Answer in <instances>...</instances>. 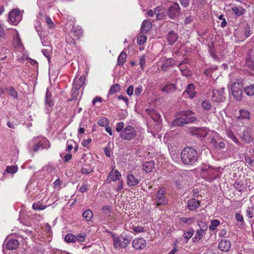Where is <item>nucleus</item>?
Listing matches in <instances>:
<instances>
[{
    "instance_id": "obj_39",
    "label": "nucleus",
    "mask_w": 254,
    "mask_h": 254,
    "mask_svg": "<svg viewBox=\"0 0 254 254\" xmlns=\"http://www.w3.org/2000/svg\"><path fill=\"white\" fill-rule=\"evenodd\" d=\"M194 230L192 228H190L188 229V231L184 232L183 236L186 240V243H188L189 240L192 237L194 233Z\"/></svg>"
},
{
    "instance_id": "obj_47",
    "label": "nucleus",
    "mask_w": 254,
    "mask_h": 254,
    "mask_svg": "<svg viewBox=\"0 0 254 254\" xmlns=\"http://www.w3.org/2000/svg\"><path fill=\"white\" fill-rule=\"evenodd\" d=\"M18 170V167L16 166H8L6 167L5 171L9 174L15 173Z\"/></svg>"
},
{
    "instance_id": "obj_35",
    "label": "nucleus",
    "mask_w": 254,
    "mask_h": 254,
    "mask_svg": "<svg viewBox=\"0 0 254 254\" xmlns=\"http://www.w3.org/2000/svg\"><path fill=\"white\" fill-rule=\"evenodd\" d=\"M93 171V168L90 164L85 163L81 168V172L83 174H89Z\"/></svg>"
},
{
    "instance_id": "obj_54",
    "label": "nucleus",
    "mask_w": 254,
    "mask_h": 254,
    "mask_svg": "<svg viewBox=\"0 0 254 254\" xmlns=\"http://www.w3.org/2000/svg\"><path fill=\"white\" fill-rule=\"evenodd\" d=\"M147 39V37L145 35H141L137 38V42L139 45H143L145 43Z\"/></svg>"
},
{
    "instance_id": "obj_43",
    "label": "nucleus",
    "mask_w": 254,
    "mask_h": 254,
    "mask_svg": "<svg viewBox=\"0 0 254 254\" xmlns=\"http://www.w3.org/2000/svg\"><path fill=\"white\" fill-rule=\"evenodd\" d=\"M148 114L149 115L150 117L155 122H159L161 120L160 115L156 113L154 111H151L149 112H148Z\"/></svg>"
},
{
    "instance_id": "obj_16",
    "label": "nucleus",
    "mask_w": 254,
    "mask_h": 254,
    "mask_svg": "<svg viewBox=\"0 0 254 254\" xmlns=\"http://www.w3.org/2000/svg\"><path fill=\"white\" fill-rule=\"evenodd\" d=\"M231 244L230 241L225 239H222L218 244V248L223 252H228L230 250Z\"/></svg>"
},
{
    "instance_id": "obj_44",
    "label": "nucleus",
    "mask_w": 254,
    "mask_h": 254,
    "mask_svg": "<svg viewBox=\"0 0 254 254\" xmlns=\"http://www.w3.org/2000/svg\"><path fill=\"white\" fill-rule=\"evenodd\" d=\"M7 93L14 99L18 98V92L15 90L13 87L8 88Z\"/></svg>"
},
{
    "instance_id": "obj_9",
    "label": "nucleus",
    "mask_w": 254,
    "mask_h": 254,
    "mask_svg": "<svg viewBox=\"0 0 254 254\" xmlns=\"http://www.w3.org/2000/svg\"><path fill=\"white\" fill-rule=\"evenodd\" d=\"M9 21L14 25H17L22 19V15L18 9L11 10L8 14Z\"/></svg>"
},
{
    "instance_id": "obj_48",
    "label": "nucleus",
    "mask_w": 254,
    "mask_h": 254,
    "mask_svg": "<svg viewBox=\"0 0 254 254\" xmlns=\"http://www.w3.org/2000/svg\"><path fill=\"white\" fill-rule=\"evenodd\" d=\"M201 106L205 110L208 111L211 109V105L209 101L205 100L201 103Z\"/></svg>"
},
{
    "instance_id": "obj_32",
    "label": "nucleus",
    "mask_w": 254,
    "mask_h": 254,
    "mask_svg": "<svg viewBox=\"0 0 254 254\" xmlns=\"http://www.w3.org/2000/svg\"><path fill=\"white\" fill-rule=\"evenodd\" d=\"M52 96L49 90H47L46 94V104L48 105L49 108H52L54 106V102L52 99Z\"/></svg>"
},
{
    "instance_id": "obj_19",
    "label": "nucleus",
    "mask_w": 254,
    "mask_h": 254,
    "mask_svg": "<svg viewBox=\"0 0 254 254\" xmlns=\"http://www.w3.org/2000/svg\"><path fill=\"white\" fill-rule=\"evenodd\" d=\"M200 206V202L195 198H192L188 202V208L190 210H194Z\"/></svg>"
},
{
    "instance_id": "obj_23",
    "label": "nucleus",
    "mask_w": 254,
    "mask_h": 254,
    "mask_svg": "<svg viewBox=\"0 0 254 254\" xmlns=\"http://www.w3.org/2000/svg\"><path fill=\"white\" fill-rule=\"evenodd\" d=\"M155 12L157 20L163 19L165 17V10L162 6H157L155 8Z\"/></svg>"
},
{
    "instance_id": "obj_3",
    "label": "nucleus",
    "mask_w": 254,
    "mask_h": 254,
    "mask_svg": "<svg viewBox=\"0 0 254 254\" xmlns=\"http://www.w3.org/2000/svg\"><path fill=\"white\" fill-rule=\"evenodd\" d=\"M114 246L115 249H125L129 244L131 240L127 234H122L117 237L116 235H112Z\"/></svg>"
},
{
    "instance_id": "obj_11",
    "label": "nucleus",
    "mask_w": 254,
    "mask_h": 254,
    "mask_svg": "<svg viewBox=\"0 0 254 254\" xmlns=\"http://www.w3.org/2000/svg\"><path fill=\"white\" fill-rule=\"evenodd\" d=\"M221 174V173L219 169H215L212 167L207 174V177L206 180L211 182L217 178H220Z\"/></svg>"
},
{
    "instance_id": "obj_5",
    "label": "nucleus",
    "mask_w": 254,
    "mask_h": 254,
    "mask_svg": "<svg viewBox=\"0 0 254 254\" xmlns=\"http://www.w3.org/2000/svg\"><path fill=\"white\" fill-rule=\"evenodd\" d=\"M177 116H181L186 124H190L196 121L194 113L191 111H182L177 113Z\"/></svg>"
},
{
    "instance_id": "obj_28",
    "label": "nucleus",
    "mask_w": 254,
    "mask_h": 254,
    "mask_svg": "<svg viewBox=\"0 0 254 254\" xmlns=\"http://www.w3.org/2000/svg\"><path fill=\"white\" fill-rule=\"evenodd\" d=\"M177 117L175 120H174L171 124V127H183L186 124L184 122L183 119H182L181 116H179Z\"/></svg>"
},
{
    "instance_id": "obj_59",
    "label": "nucleus",
    "mask_w": 254,
    "mask_h": 254,
    "mask_svg": "<svg viewBox=\"0 0 254 254\" xmlns=\"http://www.w3.org/2000/svg\"><path fill=\"white\" fill-rule=\"evenodd\" d=\"M102 210L104 213H110L111 212V207L109 205H105L102 208Z\"/></svg>"
},
{
    "instance_id": "obj_10",
    "label": "nucleus",
    "mask_w": 254,
    "mask_h": 254,
    "mask_svg": "<svg viewBox=\"0 0 254 254\" xmlns=\"http://www.w3.org/2000/svg\"><path fill=\"white\" fill-rule=\"evenodd\" d=\"M211 100L214 102H223L225 100V97L224 96L223 89L214 90L212 91Z\"/></svg>"
},
{
    "instance_id": "obj_50",
    "label": "nucleus",
    "mask_w": 254,
    "mask_h": 254,
    "mask_svg": "<svg viewBox=\"0 0 254 254\" xmlns=\"http://www.w3.org/2000/svg\"><path fill=\"white\" fill-rule=\"evenodd\" d=\"M211 168L212 167L210 166L204 165L201 167V173H203L204 175H207Z\"/></svg>"
},
{
    "instance_id": "obj_4",
    "label": "nucleus",
    "mask_w": 254,
    "mask_h": 254,
    "mask_svg": "<svg viewBox=\"0 0 254 254\" xmlns=\"http://www.w3.org/2000/svg\"><path fill=\"white\" fill-rule=\"evenodd\" d=\"M136 134V131L134 128L131 126H127L120 133V136L122 139L129 141L134 138Z\"/></svg>"
},
{
    "instance_id": "obj_55",
    "label": "nucleus",
    "mask_w": 254,
    "mask_h": 254,
    "mask_svg": "<svg viewBox=\"0 0 254 254\" xmlns=\"http://www.w3.org/2000/svg\"><path fill=\"white\" fill-rule=\"evenodd\" d=\"M110 144V142H109L108 144V145L104 149V153H105V155L108 157H110L111 154V151Z\"/></svg>"
},
{
    "instance_id": "obj_56",
    "label": "nucleus",
    "mask_w": 254,
    "mask_h": 254,
    "mask_svg": "<svg viewBox=\"0 0 254 254\" xmlns=\"http://www.w3.org/2000/svg\"><path fill=\"white\" fill-rule=\"evenodd\" d=\"M251 27L249 24H247L246 25L245 27V35L246 37V38L249 37L251 35Z\"/></svg>"
},
{
    "instance_id": "obj_36",
    "label": "nucleus",
    "mask_w": 254,
    "mask_h": 254,
    "mask_svg": "<svg viewBox=\"0 0 254 254\" xmlns=\"http://www.w3.org/2000/svg\"><path fill=\"white\" fill-rule=\"evenodd\" d=\"M242 139L247 143H250L252 140V137L248 130L243 131L242 133Z\"/></svg>"
},
{
    "instance_id": "obj_26",
    "label": "nucleus",
    "mask_w": 254,
    "mask_h": 254,
    "mask_svg": "<svg viewBox=\"0 0 254 254\" xmlns=\"http://www.w3.org/2000/svg\"><path fill=\"white\" fill-rule=\"evenodd\" d=\"M139 182V181L133 175L129 174L127 176V184L129 187L136 186Z\"/></svg>"
},
{
    "instance_id": "obj_27",
    "label": "nucleus",
    "mask_w": 254,
    "mask_h": 254,
    "mask_svg": "<svg viewBox=\"0 0 254 254\" xmlns=\"http://www.w3.org/2000/svg\"><path fill=\"white\" fill-rule=\"evenodd\" d=\"M86 77L84 75L81 76L74 84L75 91H78L85 83Z\"/></svg>"
},
{
    "instance_id": "obj_12",
    "label": "nucleus",
    "mask_w": 254,
    "mask_h": 254,
    "mask_svg": "<svg viewBox=\"0 0 254 254\" xmlns=\"http://www.w3.org/2000/svg\"><path fill=\"white\" fill-rule=\"evenodd\" d=\"M121 176V174L118 170L114 171L113 170L109 173L105 181L107 183H110L112 181L116 182L120 180Z\"/></svg>"
},
{
    "instance_id": "obj_51",
    "label": "nucleus",
    "mask_w": 254,
    "mask_h": 254,
    "mask_svg": "<svg viewBox=\"0 0 254 254\" xmlns=\"http://www.w3.org/2000/svg\"><path fill=\"white\" fill-rule=\"evenodd\" d=\"M108 124L109 120L105 118L101 119L98 121V125L101 127H106Z\"/></svg>"
},
{
    "instance_id": "obj_1",
    "label": "nucleus",
    "mask_w": 254,
    "mask_h": 254,
    "mask_svg": "<svg viewBox=\"0 0 254 254\" xmlns=\"http://www.w3.org/2000/svg\"><path fill=\"white\" fill-rule=\"evenodd\" d=\"M181 158L184 164L191 165L197 161L198 155L195 148L188 146L182 150Z\"/></svg>"
},
{
    "instance_id": "obj_52",
    "label": "nucleus",
    "mask_w": 254,
    "mask_h": 254,
    "mask_svg": "<svg viewBox=\"0 0 254 254\" xmlns=\"http://www.w3.org/2000/svg\"><path fill=\"white\" fill-rule=\"evenodd\" d=\"M246 214L249 218H253L254 215V207L253 206L248 207L246 210Z\"/></svg>"
},
{
    "instance_id": "obj_8",
    "label": "nucleus",
    "mask_w": 254,
    "mask_h": 254,
    "mask_svg": "<svg viewBox=\"0 0 254 254\" xmlns=\"http://www.w3.org/2000/svg\"><path fill=\"white\" fill-rule=\"evenodd\" d=\"M189 131L191 135H196L197 137H205L208 134L207 128L205 127H190Z\"/></svg>"
},
{
    "instance_id": "obj_34",
    "label": "nucleus",
    "mask_w": 254,
    "mask_h": 254,
    "mask_svg": "<svg viewBox=\"0 0 254 254\" xmlns=\"http://www.w3.org/2000/svg\"><path fill=\"white\" fill-rule=\"evenodd\" d=\"M121 85L119 83H116L112 85L109 91L108 95H113L116 93L119 92L121 90Z\"/></svg>"
},
{
    "instance_id": "obj_49",
    "label": "nucleus",
    "mask_w": 254,
    "mask_h": 254,
    "mask_svg": "<svg viewBox=\"0 0 254 254\" xmlns=\"http://www.w3.org/2000/svg\"><path fill=\"white\" fill-rule=\"evenodd\" d=\"M220 224L219 220L215 219L211 222V224L209 226V229L211 230H214Z\"/></svg>"
},
{
    "instance_id": "obj_63",
    "label": "nucleus",
    "mask_w": 254,
    "mask_h": 254,
    "mask_svg": "<svg viewBox=\"0 0 254 254\" xmlns=\"http://www.w3.org/2000/svg\"><path fill=\"white\" fill-rule=\"evenodd\" d=\"M190 0H179L181 5L184 7H187L190 3Z\"/></svg>"
},
{
    "instance_id": "obj_33",
    "label": "nucleus",
    "mask_w": 254,
    "mask_h": 254,
    "mask_svg": "<svg viewBox=\"0 0 254 254\" xmlns=\"http://www.w3.org/2000/svg\"><path fill=\"white\" fill-rule=\"evenodd\" d=\"M244 91L249 96L254 95V84H251L244 88Z\"/></svg>"
},
{
    "instance_id": "obj_37",
    "label": "nucleus",
    "mask_w": 254,
    "mask_h": 254,
    "mask_svg": "<svg viewBox=\"0 0 254 254\" xmlns=\"http://www.w3.org/2000/svg\"><path fill=\"white\" fill-rule=\"evenodd\" d=\"M74 37L77 39H79L82 35V31L80 26H76V27L73 26L72 30Z\"/></svg>"
},
{
    "instance_id": "obj_22",
    "label": "nucleus",
    "mask_w": 254,
    "mask_h": 254,
    "mask_svg": "<svg viewBox=\"0 0 254 254\" xmlns=\"http://www.w3.org/2000/svg\"><path fill=\"white\" fill-rule=\"evenodd\" d=\"M204 230L200 228L196 231L194 237L192 238V242L193 243H198L204 235Z\"/></svg>"
},
{
    "instance_id": "obj_31",
    "label": "nucleus",
    "mask_w": 254,
    "mask_h": 254,
    "mask_svg": "<svg viewBox=\"0 0 254 254\" xmlns=\"http://www.w3.org/2000/svg\"><path fill=\"white\" fill-rule=\"evenodd\" d=\"M126 53L124 51H122L118 57L117 64L120 66L123 65L126 62Z\"/></svg>"
},
{
    "instance_id": "obj_42",
    "label": "nucleus",
    "mask_w": 254,
    "mask_h": 254,
    "mask_svg": "<svg viewBox=\"0 0 254 254\" xmlns=\"http://www.w3.org/2000/svg\"><path fill=\"white\" fill-rule=\"evenodd\" d=\"M46 207V205L42 204L40 201L34 202L32 205V208L34 210H44Z\"/></svg>"
},
{
    "instance_id": "obj_21",
    "label": "nucleus",
    "mask_w": 254,
    "mask_h": 254,
    "mask_svg": "<svg viewBox=\"0 0 254 254\" xmlns=\"http://www.w3.org/2000/svg\"><path fill=\"white\" fill-rule=\"evenodd\" d=\"M231 10L236 17L243 15L246 11L243 6H234L232 7Z\"/></svg>"
},
{
    "instance_id": "obj_58",
    "label": "nucleus",
    "mask_w": 254,
    "mask_h": 254,
    "mask_svg": "<svg viewBox=\"0 0 254 254\" xmlns=\"http://www.w3.org/2000/svg\"><path fill=\"white\" fill-rule=\"evenodd\" d=\"M145 56L144 55H142L139 57V64L142 70H143V65L145 64Z\"/></svg>"
},
{
    "instance_id": "obj_53",
    "label": "nucleus",
    "mask_w": 254,
    "mask_h": 254,
    "mask_svg": "<svg viewBox=\"0 0 254 254\" xmlns=\"http://www.w3.org/2000/svg\"><path fill=\"white\" fill-rule=\"evenodd\" d=\"M86 234L83 233H79L77 236H75V242H83L84 241Z\"/></svg>"
},
{
    "instance_id": "obj_57",
    "label": "nucleus",
    "mask_w": 254,
    "mask_h": 254,
    "mask_svg": "<svg viewBox=\"0 0 254 254\" xmlns=\"http://www.w3.org/2000/svg\"><path fill=\"white\" fill-rule=\"evenodd\" d=\"M124 124L123 122H120L118 124H117L116 130L117 132H119L120 133L122 131V130L124 129Z\"/></svg>"
},
{
    "instance_id": "obj_18",
    "label": "nucleus",
    "mask_w": 254,
    "mask_h": 254,
    "mask_svg": "<svg viewBox=\"0 0 254 254\" xmlns=\"http://www.w3.org/2000/svg\"><path fill=\"white\" fill-rule=\"evenodd\" d=\"M152 27V24L150 21L148 20H144L141 24L140 32L142 34H146L149 31Z\"/></svg>"
},
{
    "instance_id": "obj_62",
    "label": "nucleus",
    "mask_w": 254,
    "mask_h": 254,
    "mask_svg": "<svg viewBox=\"0 0 254 254\" xmlns=\"http://www.w3.org/2000/svg\"><path fill=\"white\" fill-rule=\"evenodd\" d=\"M15 41L16 42V44L15 46L16 48H19L22 46V43L18 35H17V37L15 38Z\"/></svg>"
},
{
    "instance_id": "obj_25",
    "label": "nucleus",
    "mask_w": 254,
    "mask_h": 254,
    "mask_svg": "<svg viewBox=\"0 0 254 254\" xmlns=\"http://www.w3.org/2000/svg\"><path fill=\"white\" fill-rule=\"evenodd\" d=\"M195 90V86L193 84H189L186 87V89L184 93H187L189 96L190 98H193L196 95V92Z\"/></svg>"
},
{
    "instance_id": "obj_7",
    "label": "nucleus",
    "mask_w": 254,
    "mask_h": 254,
    "mask_svg": "<svg viewBox=\"0 0 254 254\" xmlns=\"http://www.w3.org/2000/svg\"><path fill=\"white\" fill-rule=\"evenodd\" d=\"M167 15L171 19L175 18L181 13V8L177 2H173L170 5L167 11Z\"/></svg>"
},
{
    "instance_id": "obj_29",
    "label": "nucleus",
    "mask_w": 254,
    "mask_h": 254,
    "mask_svg": "<svg viewBox=\"0 0 254 254\" xmlns=\"http://www.w3.org/2000/svg\"><path fill=\"white\" fill-rule=\"evenodd\" d=\"M208 47V52L211 56V57L216 59L217 56L215 55L216 52V49L214 47V42L212 41L210 42H209L207 44Z\"/></svg>"
},
{
    "instance_id": "obj_2",
    "label": "nucleus",
    "mask_w": 254,
    "mask_h": 254,
    "mask_svg": "<svg viewBox=\"0 0 254 254\" xmlns=\"http://www.w3.org/2000/svg\"><path fill=\"white\" fill-rule=\"evenodd\" d=\"M244 86V79L242 78L236 79L231 84L232 94L237 101H241L243 99Z\"/></svg>"
},
{
    "instance_id": "obj_64",
    "label": "nucleus",
    "mask_w": 254,
    "mask_h": 254,
    "mask_svg": "<svg viewBox=\"0 0 254 254\" xmlns=\"http://www.w3.org/2000/svg\"><path fill=\"white\" fill-rule=\"evenodd\" d=\"M245 161L250 166H253L254 164V159H252L249 156H246L245 157Z\"/></svg>"
},
{
    "instance_id": "obj_15",
    "label": "nucleus",
    "mask_w": 254,
    "mask_h": 254,
    "mask_svg": "<svg viewBox=\"0 0 254 254\" xmlns=\"http://www.w3.org/2000/svg\"><path fill=\"white\" fill-rule=\"evenodd\" d=\"M177 89L176 84L167 82L166 84L161 88V91L166 94L173 93Z\"/></svg>"
},
{
    "instance_id": "obj_20",
    "label": "nucleus",
    "mask_w": 254,
    "mask_h": 254,
    "mask_svg": "<svg viewBox=\"0 0 254 254\" xmlns=\"http://www.w3.org/2000/svg\"><path fill=\"white\" fill-rule=\"evenodd\" d=\"M178 39V35L174 31H170L167 34V39L169 45L173 44Z\"/></svg>"
},
{
    "instance_id": "obj_45",
    "label": "nucleus",
    "mask_w": 254,
    "mask_h": 254,
    "mask_svg": "<svg viewBox=\"0 0 254 254\" xmlns=\"http://www.w3.org/2000/svg\"><path fill=\"white\" fill-rule=\"evenodd\" d=\"M64 240L68 243L75 242V236L71 233H68L66 235Z\"/></svg>"
},
{
    "instance_id": "obj_38",
    "label": "nucleus",
    "mask_w": 254,
    "mask_h": 254,
    "mask_svg": "<svg viewBox=\"0 0 254 254\" xmlns=\"http://www.w3.org/2000/svg\"><path fill=\"white\" fill-rule=\"evenodd\" d=\"M235 218L239 223L237 224L239 228H241L245 224L244 217L242 214L239 213H236L235 215Z\"/></svg>"
},
{
    "instance_id": "obj_14",
    "label": "nucleus",
    "mask_w": 254,
    "mask_h": 254,
    "mask_svg": "<svg viewBox=\"0 0 254 254\" xmlns=\"http://www.w3.org/2000/svg\"><path fill=\"white\" fill-rule=\"evenodd\" d=\"M146 241L142 238L135 239L132 243V247L135 250H141L146 246Z\"/></svg>"
},
{
    "instance_id": "obj_41",
    "label": "nucleus",
    "mask_w": 254,
    "mask_h": 254,
    "mask_svg": "<svg viewBox=\"0 0 254 254\" xmlns=\"http://www.w3.org/2000/svg\"><path fill=\"white\" fill-rule=\"evenodd\" d=\"M240 116L237 117V119H249L250 118V113L248 111L245 110L243 109H241L239 111Z\"/></svg>"
},
{
    "instance_id": "obj_60",
    "label": "nucleus",
    "mask_w": 254,
    "mask_h": 254,
    "mask_svg": "<svg viewBox=\"0 0 254 254\" xmlns=\"http://www.w3.org/2000/svg\"><path fill=\"white\" fill-rule=\"evenodd\" d=\"M246 66L252 69L254 67V62L250 60H247L246 63Z\"/></svg>"
},
{
    "instance_id": "obj_61",
    "label": "nucleus",
    "mask_w": 254,
    "mask_h": 254,
    "mask_svg": "<svg viewBox=\"0 0 254 254\" xmlns=\"http://www.w3.org/2000/svg\"><path fill=\"white\" fill-rule=\"evenodd\" d=\"M217 69V67L210 68L209 69H206L204 71V73L207 76H211L212 72Z\"/></svg>"
},
{
    "instance_id": "obj_24",
    "label": "nucleus",
    "mask_w": 254,
    "mask_h": 254,
    "mask_svg": "<svg viewBox=\"0 0 254 254\" xmlns=\"http://www.w3.org/2000/svg\"><path fill=\"white\" fill-rule=\"evenodd\" d=\"M154 166L155 163L153 160L146 162L142 164L143 169L146 173L151 172L154 168Z\"/></svg>"
},
{
    "instance_id": "obj_13",
    "label": "nucleus",
    "mask_w": 254,
    "mask_h": 254,
    "mask_svg": "<svg viewBox=\"0 0 254 254\" xmlns=\"http://www.w3.org/2000/svg\"><path fill=\"white\" fill-rule=\"evenodd\" d=\"M19 243L17 239L8 238L6 239L5 247L9 250H16L19 246Z\"/></svg>"
},
{
    "instance_id": "obj_40",
    "label": "nucleus",
    "mask_w": 254,
    "mask_h": 254,
    "mask_svg": "<svg viewBox=\"0 0 254 254\" xmlns=\"http://www.w3.org/2000/svg\"><path fill=\"white\" fill-rule=\"evenodd\" d=\"M82 216L86 221L89 222L93 217V213L90 209H87L82 213Z\"/></svg>"
},
{
    "instance_id": "obj_46",
    "label": "nucleus",
    "mask_w": 254,
    "mask_h": 254,
    "mask_svg": "<svg viewBox=\"0 0 254 254\" xmlns=\"http://www.w3.org/2000/svg\"><path fill=\"white\" fill-rule=\"evenodd\" d=\"M180 220L181 222L190 225L194 222L195 219L193 217H182L180 218Z\"/></svg>"
},
{
    "instance_id": "obj_30",
    "label": "nucleus",
    "mask_w": 254,
    "mask_h": 254,
    "mask_svg": "<svg viewBox=\"0 0 254 254\" xmlns=\"http://www.w3.org/2000/svg\"><path fill=\"white\" fill-rule=\"evenodd\" d=\"M233 186L234 188L240 192L243 191L245 189L244 183L242 180H237Z\"/></svg>"
},
{
    "instance_id": "obj_17",
    "label": "nucleus",
    "mask_w": 254,
    "mask_h": 254,
    "mask_svg": "<svg viewBox=\"0 0 254 254\" xmlns=\"http://www.w3.org/2000/svg\"><path fill=\"white\" fill-rule=\"evenodd\" d=\"M176 64V61L173 58H168L165 60L161 66V69L163 71H167L168 68L173 66Z\"/></svg>"
},
{
    "instance_id": "obj_6",
    "label": "nucleus",
    "mask_w": 254,
    "mask_h": 254,
    "mask_svg": "<svg viewBox=\"0 0 254 254\" xmlns=\"http://www.w3.org/2000/svg\"><path fill=\"white\" fill-rule=\"evenodd\" d=\"M166 191L164 187L161 188L156 194L155 200L157 202L156 206H159L161 205H166L168 203V199L165 197Z\"/></svg>"
}]
</instances>
